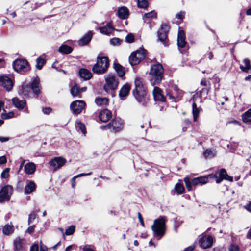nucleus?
<instances>
[{
    "instance_id": "obj_24",
    "label": "nucleus",
    "mask_w": 251,
    "mask_h": 251,
    "mask_svg": "<svg viewBox=\"0 0 251 251\" xmlns=\"http://www.w3.org/2000/svg\"><path fill=\"white\" fill-rule=\"evenodd\" d=\"M12 101L15 107L19 110L23 109L26 104V101L25 100H20L17 97L13 98Z\"/></svg>"
},
{
    "instance_id": "obj_25",
    "label": "nucleus",
    "mask_w": 251,
    "mask_h": 251,
    "mask_svg": "<svg viewBox=\"0 0 251 251\" xmlns=\"http://www.w3.org/2000/svg\"><path fill=\"white\" fill-rule=\"evenodd\" d=\"M24 240L19 237H17L14 241V251H23Z\"/></svg>"
},
{
    "instance_id": "obj_35",
    "label": "nucleus",
    "mask_w": 251,
    "mask_h": 251,
    "mask_svg": "<svg viewBox=\"0 0 251 251\" xmlns=\"http://www.w3.org/2000/svg\"><path fill=\"white\" fill-rule=\"evenodd\" d=\"M100 32L104 35L110 34V22H107L105 25L98 28Z\"/></svg>"
},
{
    "instance_id": "obj_40",
    "label": "nucleus",
    "mask_w": 251,
    "mask_h": 251,
    "mask_svg": "<svg viewBox=\"0 0 251 251\" xmlns=\"http://www.w3.org/2000/svg\"><path fill=\"white\" fill-rule=\"evenodd\" d=\"M184 189V187L181 183H177L175 185V190L178 194H181L183 193Z\"/></svg>"
},
{
    "instance_id": "obj_8",
    "label": "nucleus",
    "mask_w": 251,
    "mask_h": 251,
    "mask_svg": "<svg viewBox=\"0 0 251 251\" xmlns=\"http://www.w3.org/2000/svg\"><path fill=\"white\" fill-rule=\"evenodd\" d=\"M86 106V103L81 100L73 101L70 104V109L74 114H80Z\"/></svg>"
},
{
    "instance_id": "obj_7",
    "label": "nucleus",
    "mask_w": 251,
    "mask_h": 251,
    "mask_svg": "<svg viewBox=\"0 0 251 251\" xmlns=\"http://www.w3.org/2000/svg\"><path fill=\"white\" fill-rule=\"evenodd\" d=\"M146 56V50L141 48L131 53L129 57V62L132 65H135L144 59Z\"/></svg>"
},
{
    "instance_id": "obj_5",
    "label": "nucleus",
    "mask_w": 251,
    "mask_h": 251,
    "mask_svg": "<svg viewBox=\"0 0 251 251\" xmlns=\"http://www.w3.org/2000/svg\"><path fill=\"white\" fill-rule=\"evenodd\" d=\"M109 66V59L107 57H98L97 62L93 67L94 73L99 74L106 72Z\"/></svg>"
},
{
    "instance_id": "obj_11",
    "label": "nucleus",
    "mask_w": 251,
    "mask_h": 251,
    "mask_svg": "<svg viewBox=\"0 0 251 251\" xmlns=\"http://www.w3.org/2000/svg\"><path fill=\"white\" fill-rule=\"evenodd\" d=\"M111 126L113 131L115 133L120 132L124 127V121L119 117H115L111 122Z\"/></svg>"
},
{
    "instance_id": "obj_14",
    "label": "nucleus",
    "mask_w": 251,
    "mask_h": 251,
    "mask_svg": "<svg viewBox=\"0 0 251 251\" xmlns=\"http://www.w3.org/2000/svg\"><path fill=\"white\" fill-rule=\"evenodd\" d=\"M213 243V238L210 236H203L199 240L200 246L203 249L210 248Z\"/></svg>"
},
{
    "instance_id": "obj_6",
    "label": "nucleus",
    "mask_w": 251,
    "mask_h": 251,
    "mask_svg": "<svg viewBox=\"0 0 251 251\" xmlns=\"http://www.w3.org/2000/svg\"><path fill=\"white\" fill-rule=\"evenodd\" d=\"M13 67L17 72L25 73L30 70L29 63L24 59H16L13 62Z\"/></svg>"
},
{
    "instance_id": "obj_60",
    "label": "nucleus",
    "mask_w": 251,
    "mask_h": 251,
    "mask_svg": "<svg viewBox=\"0 0 251 251\" xmlns=\"http://www.w3.org/2000/svg\"><path fill=\"white\" fill-rule=\"evenodd\" d=\"M91 174H92L91 172H89V173H87V174L81 173V174L77 175L75 176L74 177H73V179H75L76 178H77V177H78L79 176H86V175H90Z\"/></svg>"
},
{
    "instance_id": "obj_18",
    "label": "nucleus",
    "mask_w": 251,
    "mask_h": 251,
    "mask_svg": "<svg viewBox=\"0 0 251 251\" xmlns=\"http://www.w3.org/2000/svg\"><path fill=\"white\" fill-rule=\"evenodd\" d=\"M185 36L184 31L180 28L177 35V46L179 49L182 48L186 45Z\"/></svg>"
},
{
    "instance_id": "obj_12",
    "label": "nucleus",
    "mask_w": 251,
    "mask_h": 251,
    "mask_svg": "<svg viewBox=\"0 0 251 251\" xmlns=\"http://www.w3.org/2000/svg\"><path fill=\"white\" fill-rule=\"evenodd\" d=\"M0 86L3 87L6 91H10L13 88L12 80L7 76H0Z\"/></svg>"
},
{
    "instance_id": "obj_42",
    "label": "nucleus",
    "mask_w": 251,
    "mask_h": 251,
    "mask_svg": "<svg viewBox=\"0 0 251 251\" xmlns=\"http://www.w3.org/2000/svg\"><path fill=\"white\" fill-rule=\"evenodd\" d=\"M118 80L115 76H111V89H115L118 85Z\"/></svg>"
},
{
    "instance_id": "obj_50",
    "label": "nucleus",
    "mask_w": 251,
    "mask_h": 251,
    "mask_svg": "<svg viewBox=\"0 0 251 251\" xmlns=\"http://www.w3.org/2000/svg\"><path fill=\"white\" fill-rule=\"evenodd\" d=\"M122 40L118 38H113L111 39V44L114 46L119 45L122 42Z\"/></svg>"
},
{
    "instance_id": "obj_38",
    "label": "nucleus",
    "mask_w": 251,
    "mask_h": 251,
    "mask_svg": "<svg viewBox=\"0 0 251 251\" xmlns=\"http://www.w3.org/2000/svg\"><path fill=\"white\" fill-rule=\"evenodd\" d=\"M14 231L13 227L12 226L9 225H5L2 229V231L4 234L8 235L12 233Z\"/></svg>"
},
{
    "instance_id": "obj_20",
    "label": "nucleus",
    "mask_w": 251,
    "mask_h": 251,
    "mask_svg": "<svg viewBox=\"0 0 251 251\" xmlns=\"http://www.w3.org/2000/svg\"><path fill=\"white\" fill-rule=\"evenodd\" d=\"M92 36V32L89 31L78 41L79 45L83 46L87 45L90 42Z\"/></svg>"
},
{
    "instance_id": "obj_10",
    "label": "nucleus",
    "mask_w": 251,
    "mask_h": 251,
    "mask_svg": "<svg viewBox=\"0 0 251 251\" xmlns=\"http://www.w3.org/2000/svg\"><path fill=\"white\" fill-rule=\"evenodd\" d=\"M169 29L170 27L167 25H162L161 29L158 32V39L163 43L165 46H167L168 45L166 40Z\"/></svg>"
},
{
    "instance_id": "obj_1",
    "label": "nucleus",
    "mask_w": 251,
    "mask_h": 251,
    "mask_svg": "<svg viewBox=\"0 0 251 251\" xmlns=\"http://www.w3.org/2000/svg\"><path fill=\"white\" fill-rule=\"evenodd\" d=\"M135 88L132 94L136 100L143 106H146L149 99L147 94V88L143 78L137 76L134 80Z\"/></svg>"
},
{
    "instance_id": "obj_64",
    "label": "nucleus",
    "mask_w": 251,
    "mask_h": 251,
    "mask_svg": "<svg viewBox=\"0 0 251 251\" xmlns=\"http://www.w3.org/2000/svg\"><path fill=\"white\" fill-rule=\"evenodd\" d=\"M40 251H48V248L45 246L41 245Z\"/></svg>"
},
{
    "instance_id": "obj_3",
    "label": "nucleus",
    "mask_w": 251,
    "mask_h": 251,
    "mask_svg": "<svg viewBox=\"0 0 251 251\" xmlns=\"http://www.w3.org/2000/svg\"><path fill=\"white\" fill-rule=\"evenodd\" d=\"M214 177H216V176L213 174L195 178L192 180H190L188 177H185L184 178V181L187 190L191 191L193 190V186L205 184L207 183L209 178H213Z\"/></svg>"
},
{
    "instance_id": "obj_59",
    "label": "nucleus",
    "mask_w": 251,
    "mask_h": 251,
    "mask_svg": "<svg viewBox=\"0 0 251 251\" xmlns=\"http://www.w3.org/2000/svg\"><path fill=\"white\" fill-rule=\"evenodd\" d=\"M7 162L6 158L5 156L0 157V164H3Z\"/></svg>"
},
{
    "instance_id": "obj_39",
    "label": "nucleus",
    "mask_w": 251,
    "mask_h": 251,
    "mask_svg": "<svg viewBox=\"0 0 251 251\" xmlns=\"http://www.w3.org/2000/svg\"><path fill=\"white\" fill-rule=\"evenodd\" d=\"M46 63V60L41 58H38L36 59V67L37 69L40 70L42 69L44 65Z\"/></svg>"
},
{
    "instance_id": "obj_48",
    "label": "nucleus",
    "mask_w": 251,
    "mask_h": 251,
    "mask_svg": "<svg viewBox=\"0 0 251 251\" xmlns=\"http://www.w3.org/2000/svg\"><path fill=\"white\" fill-rule=\"evenodd\" d=\"M14 116V113L10 112L8 113H2L1 114V117L2 119H8Z\"/></svg>"
},
{
    "instance_id": "obj_33",
    "label": "nucleus",
    "mask_w": 251,
    "mask_h": 251,
    "mask_svg": "<svg viewBox=\"0 0 251 251\" xmlns=\"http://www.w3.org/2000/svg\"><path fill=\"white\" fill-rule=\"evenodd\" d=\"M70 92L71 95L74 97H78L80 98L81 97L80 93V90L77 84H75L71 87Z\"/></svg>"
},
{
    "instance_id": "obj_30",
    "label": "nucleus",
    "mask_w": 251,
    "mask_h": 251,
    "mask_svg": "<svg viewBox=\"0 0 251 251\" xmlns=\"http://www.w3.org/2000/svg\"><path fill=\"white\" fill-rule=\"evenodd\" d=\"M73 51V48L67 45H62L58 49V51L64 54L71 53Z\"/></svg>"
},
{
    "instance_id": "obj_22",
    "label": "nucleus",
    "mask_w": 251,
    "mask_h": 251,
    "mask_svg": "<svg viewBox=\"0 0 251 251\" xmlns=\"http://www.w3.org/2000/svg\"><path fill=\"white\" fill-rule=\"evenodd\" d=\"M30 93V88L28 84L26 83L23 84L19 87L18 91L19 95L25 97H28Z\"/></svg>"
},
{
    "instance_id": "obj_46",
    "label": "nucleus",
    "mask_w": 251,
    "mask_h": 251,
    "mask_svg": "<svg viewBox=\"0 0 251 251\" xmlns=\"http://www.w3.org/2000/svg\"><path fill=\"white\" fill-rule=\"evenodd\" d=\"M156 17V13L154 11H151L149 13H145L143 16V19L145 20L146 18H151Z\"/></svg>"
},
{
    "instance_id": "obj_31",
    "label": "nucleus",
    "mask_w": 251,
    "mask_h": 251,
    "mask_svg": "<svg viewBox=\"0 0 251 251\" xmlns=\"http://www.w3.org/2000/svg\"><path fill=\"white\" fill-rule=\"evenodd\" d=\"M192 113L193 116V120L195 122H196L197 118L199 117V113L201 110V108L200 107H197V104L195 102L192 104Z\"/></svg>"
},
{
    "instance_id": "obj_52",
    "label": "nucleus",
    "mask_w": 251,
    "mask_h": 251,
    "mask_svg": "<svg viewBox=\"0 0 251 251\" xmlns=\"http://www.w3.org/2000/svg\"><path fill=\"white\" fill-rule=\"evenodd\" d=\"M226 175L227 173L224 169H221L219 172V176L223 178V179H224L225 177L226 176Z\"/></svg>"
},
{
    "instance_id": "obj_51",
    "label": "nucleus",
    "mask_w": 251,
    "mask_h": 251,
    "mask_svg": "<svg viewBox=\"0 0 251 251\" xmlns=\"http://www.w3.org/2000/svg\"><path fill=\"white\" fill-rule=\"evenodd\" d=\"M126 41L128 43H132L134 40V36L131 34H128L126 38Z\"/></svg>"
},
{
    "instance_id": "obj_62",
    "label": "nucleus",
    "mask_w": 251,
    "mask_h": 251,
    "mask_svg": "<svg viewBox=\"0 0 251 251\" xmlns=\"http://www.w3.org/2000/svg\"><path fill=\"white\" fill-rule=\"evenodd\" d=\"M245 208L248 211L251 212V201L248 204L245 206Z\"/></svg>"
},
{
    "instance_id": "obj_61",
    "label": "nucleus",
    "mask_w": 251,
    "mask_h": 251,
    "mask_svg": "<svg viewBox=\"0 0 251 251\" xmlns=\"http://www.w3.org/2000/svg\"><path fill=\"white\" fill-rule=\"evenodd\" d=\"M100 128L101 130H106L110 129V123H108L106 125L100 126Z\"/></svg>"
},
{
    "instance_id": "obj_49",
    "label": "nucleus",
    "mask_w": 251,
    "mask_h": 251,
    "mask_svg": "<svg viewBox=\"0 0 251 251\" xmlns=\"http://www.w3.org/2000/svg\"><path fill=\"white\" fill-rule=\"evenodd\" d=\"M9 168H5L1 174V177L2 178H7L9 176Z\"/></svg>"
},
{
    "instance_id": "obj_43",
    "label": "nucleus",
    "mask_w": 251,
    "mask_h": 251,
    "mask_svg": "<svg viewBox=\"0 0 251 251\" xmlns=\"http://www.w3.org/2000/svg\"><path fill=\"white\" fill-rule=\"evenodd\" d=\"M138 6L139 8H146L148 6L147 0H138Z\"/></svg>"
},
{
    "instance_id": "obj_19",
    "label": "nucleus",
    "mask_w": 251,
    "mask_h": 251,
    "mask_svg": "<svg viewBox=\"0 0 251 251\" xmlns=\"http://www.w3.org/2000/svg\"><path fill=\"white\" fill-rule=\"evenodd\" d=\"M153 95L154 99L155 101L161 102H164L165 101V98L162 95L161 90L157 87H155L153 90Z\"/></svg>"
},
{
    "instance_id": "obj_16",
    "label": "nucleus",
    "mask_w": 251,
    "mask_h": 251,
    "mask_svg": "<svg viewBox=\"0 0 251 251\" xmlns=\"http://www.w3.org/2000/svg\"><path fill=\"white\" fill-rule=\"evenodd\" d=\"M36 189V184L33 180H27L24 188L25 194H29L34 192Z\"/></svg>"
},
{
    "instance_id": "obj_26",
    "label": "nucleus",
    "mask_w": 251,
    "mask_h": 251,
    "mask_svg": "<svg viewBox=\"0 0 251 251\" xmlns=\"http://www.w3.org/2000/svg\"><path fill=\"white\" fill-rule=\"evenodd\" d=\"M99 119L102 122H107L110 119V111L107 109H104L100 112Z\"/></svg>"
},
{
    "instance_id": "obj_47",
    "label": "nucleus",
    "mask_w": 251,
    "mask_h": 251,
    "mask_svg": "<svg viewBox=\"0 0 251 251\" xmlns=\"http://www.w3.org/2000/svg\"><path fill=\"white\" fill-rule=\"evenodd\" d=\"M37 215L35 211L31 212L28 217V224L30 225L37 218Z\"/></svg>"
},
{
    "instance_id": "obj_4",
    "label": "nucleus",
    "mask_w": 251,
    "mask_h": 251,
    "mask_svg": "<svg viewBox=\"0 0 251 251\" xmlns=\"http://www.w3.org/2000/svg\"><path fill=\"white\" fill-rule=\"evenodd\" d=\"M164 69L161 64L152 65L150 69V75L151 79H154V84L159 83L163 77Z\"/></svg>"
},
{
    "instance_id": "obj_57",
    "label": "nucleus",
    "mask_w": 251,
    "mask_h": 251,
    "mask_svg": "<svg viewBox=\"0 0 251 251\" xmlns=\"http://www.w3.org/2000/svg\"><path fill=\"white\" fill-rule=\"evenodd\" d=\"M138 219L139 220V221H140L141 224L142 225V226L144 227L145 226V225H144L143 219L142 218L141 214L139 212L138 213Z\"/></svg>"
},
{
    "instance_id": "obj_37",
    "label": "nucleus",
    "mask_w": 251,
    "mask_h": 251,
    "mask_svg": "<svg viewBox=\"0 0 251 251\" xmlns=\"http://www.w3.org/2000/svg\"><path fill=\"white\" fill-rule=\"evenodd\" d=\"M242 120L245 123L251 122V108L244 113L242 116Z\"/></svg>"
},
{
    "instance_id": "obj_45",
    "label": "nucleus",
    "mask_w": 251,
    "mask_h": 251,
    "mask_svg": "<svg viewBox=\"0 0 251 251\" xmlns=\"http://www.w3.org/2000/svg\"><path fill=\"white\" fill-rule=\"evenodd\" d=\"M75 226L72 225L70 226L67 229H66L65 232V235H71L73 234L75 231Z\"/></svg>"
},
{
    "instance_id": "obj_63",
    "label": "nucleus",
    "mask_w": 251,
    "mask_h": 251,
    "mask_svg": "<svg viewBox=\"0 0 251 251\" xmlns=\"http://www.w3.org/2000/svg\"><path fill=\"white\" fill-rule=\"evenodd\" d=\"M83 251H94V250L89 246H85L83 249Z\"/></svg>"
},
{
    "instance_id": "obj_15",
    "label": "nucleus",
    "mask_w": 251,
    "mask_h": 251,
    "mask_svg": "<svg viewBox=\"0 0 251 251\" xmlns=\"http://www.w3.org/2000/svg\"><path fill=\"white\" fill-rule=\"evenodd\" d=\"M167 95L170 99H178L182 96V91L177 86H174L171 92L167 93Z\"/></svg>"
},
{
    "instance_id": "obj_32",
    "label": "nucleus",
    "mask_w": 251,
    "mask_h": 251,
    "mask_svg": "<svg viewBox=\"0 0 251 251\" xmlns=\"http://www.w3.org/2000/svg\"><path fill=\"white\" fill-rule=\"evenodd\" d=\"M95 103L99 106H105L108 104L109 100L106 98H96L95 99Z\"/></svg>"
},
{
    "instance_id": "obj_56",
    "label": "nucleus",
    "mask_w": 251,
    "mask_h": 251,
    "mask_svg": "<svg viewBox=\"0 0 251 251\" xmlns=\"http://www.w3.org/2000/svg\"><path fill=\"white\" fill-rule=\"evenodd\" d=\"M35 227V225H33V226H29L27 228V229L26 230V232H27V233H28L29 234L32 233L34 231Z\"/></svg>"
},
{
    "instance_id": "obj_54",
    "label": "nucleus",
    "mask_w": 251,
    "mask_h": 251,
    "mask_svg": "<svg viewBox=\"0 0 251 251\" xmlns=\"http://www.w3.org/2000/svg\"><path fill=\"white\" fill-rule=\"evenodd\" d=\"M52 109L50 107H44L42 109V112L47 115H49Z\"/></svg>"
},
{
    "instance_id": "obj_58",
    "label": "nucleus",
    "mask_w": 251,
    "mask_h": 251,
    "mask_svg": "<svg viewBox=\"0 0 251 251\" xmlns=\"http://www.w3.org/2000/svg\"><path fill=\"white\" fill-rule=\"evenodd\" d=\"M30 251H39L38 246L37 244H34L30 248Z\"/></svg>"
},
{
    "instance_id": "obj_9",
    "label": "nucleus",
    "mask_w": 251,
    "mask_h": 251,
    "mask_svg": "<svg viewBox=\"0 0 251 251\" xmlns=\"http://www.w3.org/2000/svg\"><path fill=\"white\" fill-rule=\"evenodd\" d=\"M13 188L10 185H5L0 190V202L9 201L12 194Z\"/></svg>"
},
{
    "instance_id": "obj_17",
    "label": "nucleus",
    "mask_w": 251,
    "mask_h": 251,
    "mask_svg": "<svg viewBox=\"0 0 251 251\" xmlns=\"http://www.w3.org/2000/svg\"><path fill=\"white\" fill-rule=\"evenodd\" d=\"M40 81L38 77L34 78L33 80L30 88L32 89L33 92L37 96L40 93Z\"/></svg>"
},
{
    "instance_id": "obj_36",
    "label": "nucleus",
    "mask_w": 251,
    "mask_h": 251,
    "mask_svg": "<svg viewBox=\"0 0 251 251\" xmlns=\"http://www.w3.org/2000/svg\"><path fill=\"white\" fill-rule=\"evenodd\" d=\"M75 126L76 129L78 131L80 130L84 135H85L86 130L85 126L84 124L81 123L80 121H78L76 122Z\"/></svg>"
},
{
    "instance_id": "obj_44",
    "label": "nucleus",
    "mask_w": 251,
    "mask_h": 251,
    "mask_svg": "<svg viewBox=\"0 0 251 251\" xmlns=\"http://www.w3.org/2000/svg\"><path fill=\"white\" fill-rule=\"evenodd\" d=\"M106 84L104 86V89L106 92H108L110 90V75H107L105 76Z\"/></svg>"
},
{
    "instance_id": "obj_27",
    "label": "nucleus",
    "mask_w": 251,
    "mask_h": 251,
    "mask_svg": "<svg viewBox=\"0 0 251 251\" xmlns=\"http://www.w3.org/2000/svg\"><path fill=\"white\" fill-rule=\"evenodd\" d=\"M130 85L129 84H126L121 88L119 92V97L121 99H123L126 97L130 90Z\"/></svg>"
},
{
    "instance_id": "obj_23",
    "label": "nucleus",
    "mask_w": 251,
    "mask_h": 251,
    "mask_svg": "<svg viewBox=\"0 0 251 251\" xmlns=\"http://www.w3.org/2000/svg\"><path fill=\"white\" fill-rule=\"evenodd\" d=\"M36 169V165L33 162H28L24 166V170L27 175L33 174Z\"/></svg>"
},
{
    "instance_id": "obj_21",
    "label": "nucleus",
    "mask_w": 251,
    "mask_h": 251,
    "mask_svg": "<svg viewBox=\"0 0 251 251\" xmlns=\"http://www.w3.org/2000/svg\"><path fill=\"white\" fill-rule=\"evenodd\" d=\"M113 68L120 77H123L124 76L125 74V68L119 63L115 61L113 63Z\"/></svg>"
},
{
    "instance_id": "obj_41",
    "label": "nucleus",
    "mask_w": 251,
    "mask_h": 251,
    "mask_svg": "<svg viewBox=\"0 0 251 251\" xmlns=\"http://www.w3.org/2000/svg\"><path fill=\"white\" fill-rule=\"evenodd\" d=\"M204 157L206 159L211 158L215 155V152L209 150L207 149L203 153Z\"/></svg>"
},
{
    "instance_id": "obj_28",
    "label": "nucleus",
    "mask_w": 251,
    "mask_h": 251,
    "mask_svg": "<svg viewBox=\"0 0 251 251\" xmlns=\"http://www.w3.org/2000/svg\"><path fill=\"white\" fill-rule=\"evenodd\" d=\"M79 74L80 77L82 78L85 80L90 79L92 76L91 73L88 70L84 68H82L79 70Z\"/></svg>"
},
{
    "instance_id": "obj_34",
    "label": "nucleus",
    "mask_w": 251,
    "mask_h": 251,
    "mask_svg": "<svg viewBox=\"0 0 251 251\" xmlns=\"http://www.w3.org/2000/svg\"><path fill=\"white\" fill-rule=\"evenodd\" d=\"M245 66L242 65L240 66V69L245 73H248L250 70H251V65H250V61L248 59H245L243 61Z\"/></svg>"
},
{
    "instance_id": "obj_55",
    "label": "nucleus",
    "mask_w": 251,
    "mask_h": 251,
    "mask_svg": "<svg viewBox=\"0 0 251 251\" xmlns=\"http://www.w3.org/2000/svg\"><path fill=\"white\" fill-rule=\"evenodd\" d=\"M184 15L185 12L181 11L176 15V18L179 19H182L184 17Z\"/></svg>"
},
{
    "instance_id": "obj_2",
    "label": "nucleus",
    "mask_w": 251,
    "mask_h": 251,
    "mask_svg": "<svg viewBox=\"0 0 251 251\" xmlns=\"http://www.w3.org/2000/svg\"><path fill=\"white\" fill-rule=\"evenodd\" d=\"M166 219L160 216L158 219L154 220L153 224L151 226V229L154 237L158 239L162 238L165 233L166 230Z\"/></svg>"
},
{
    "instance_id": "obj_53",
    "label": "nucleus",
    "mask_w": 251,
    "mask_h": 251,
    "mask_svg": "<svg viewBox=\"0 0 251 251\" xmlns=\"http://www.w3.org/2000/svg\"><path fill=\"white\" fill-rule=\"evenodd\" d=\"M229 251H239V247L236 245H232L229 248Z\"/></svg>"
},
{
    "instance_id": "obj_29",
    "label": "nucleus",
    "mask_w": 251,
    "mask_h": 251,
    "mask_svg": "<svg viewBox=\"0 0 251 251\" xmlns=\"http://www.w3.org/2000/svg\"><path fill=\"white\" fill-rule=\"evenodd\" d=\"M117 15L121 19H126L129 15V11L126 7H121L118 9Z\"/></svg>"
},
{
    "instance_id": "obj_13",
    "label": "nucleus",
    "mask_w": 251,
    "mask_h": 251,
    "mask_svg": "<svg viewBox=\"0 0 251 251\" xmlns=\"http://www.w3.org/2000/svg\"><path fill=\"white\" fill-rule=\"evenodd\" d=\"M66 162V160L62 157H56L50 160L49 162L50 165L54 168L56 170L64 165Z\"/></svg>"
}]
</instances>
